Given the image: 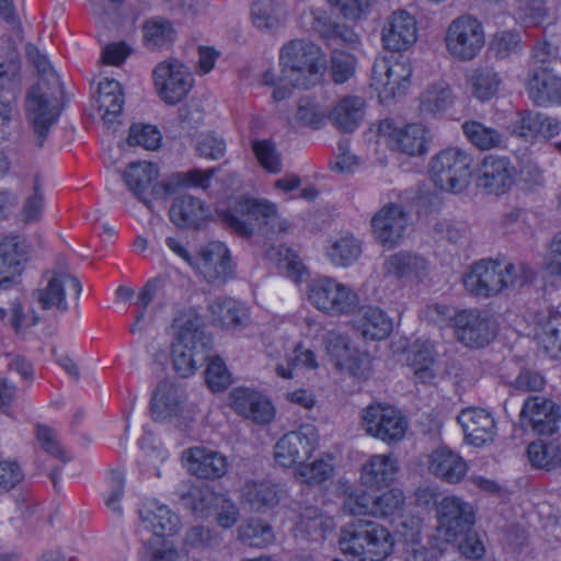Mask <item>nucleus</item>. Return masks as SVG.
<instances>
[{"label": "nucleus", "instance_id": "f257e3e1", "mask_svg": "<svg viewBox=\"0 0 561 561\" xmlns=\"http://www.w3.org/2000/svg\"><path fill=\"white\" fill-rule=\"evenodd\" d=\"M280 76L267 70L263 76L265 84L274 85L273 100L280 102L290 94V87L309 89L322 81L327 69L324 51L307 38L286 42L279 49Z\"/></svg>", "mask_w": 561, "mask_h": 561}, {"label": "nucleus", "instance_id": "f03ea898", "mask_svg": "<svg viewBox=\"0 0 561 561\" xmlns=\"http://www.w3.org/2000/svg\"><path fill=\"white\" fill-rule=\"evenodd\" d=\"M390 529L373 519H355L344 525L337 540L341 558L333 561H385L394 550Z\"/></svg>", "mask_w": 561, "mask_h": 561}, {"label": "nucleus", "instance_id": "7ed1b4c3", "mask_svg": "<svg viewBox=\"0 0 561 561\" xmlns=\"http://www.w3.org/2000/svg\"><path fill=\"white\" fill-rule=\"evenodd\" d=\"M201 325V317L194 309L178 312L173 320L172 363L182 377L194 375L207 358Z\"/></svg>", "mask_w": 561, "mask_h": 561}, {"label": "nucleus", "instance_id": "20e7f679", "mask_svg": "<svg viewBox=\"0 0 561 561\" xmlns=\"http://www.w3.org/2000/svg\"><path fill=\"white\" fill-rule=\"evenodd\" d=\"M224 217L236 232L245 237L256 229L283 232L289 227V222L278 214L277 204L266 198L240 197Z\"/></svg>", "mask_w": 561, "mask_h": 561}, {"label": "nucleus", "instance_id": "39448f33", "mask_svg": "<svg viewBox=\"0 0 561 561\" xmlns=\"http://www.w3.org/2000/svg\"><path fill=\"white\" fill-rule=\"evenodd\" d=\"M523 270V265L507 260L483 259L474 262L465 273L463 286L471 296L496 297L516 286Z\"/></svg>", "mask_w": 561, "mask_h": 561}, {"label": "nucleus", "instance_id": "423d86ee", "mask_svg": "<svg viewBox=\"0 0 561 561\" xmlns=\"http://www.w3.org/2000/svg\"><path fill=\"white\" fill-rule=\"evenodd\" d=\"M307 299L320 312L331 317L353 313L359 306L358 293L332 276H319L308 284Z\"/></svg>", "mask_w": 561, "mask_h": 561}, {"label": "nucleus", "instance_id": "0eeeda50", "mask_svg": "<svg viewBox=\"0 0 561 561\" xmlns=\"http://www.w3.org/2000/svg\"><path fill=\"white\" fill-rule=\"evenodd\" d=\"M443 42L450 59L459 62L472 61L485 46L484 26L471 14L459 15L447 25Z\"/></svg>", "mask_w": 561, "mask_h": 561}, {"label": "nucleus", "instance_id": "6e6552de", "mask_svg": "<svg viewBox=\"0 0 561 561\" xmlns=\"http://www.w3.org/2000/svg\"><path fill=\"white\" fill-rule=\"evenodd\" d=\"M359 419L365 434L387 446L402 442L409 430L405 415L394 405L383 402H373L365 407Z\"/></svg>", "mask_w": 561, "mask_h": 561}, {"label": "nucleus", "instance_id": "1a4fd4ad", "mask_svg": "<svg viewBox=\"0 0 561 561\" xmlns=\"http://www.w3.org/2000/svg\"><path fill=\"white\" fill-rule=\"evenodd\" d=\"M324 348L341 374L357 380H366L373 374V358L362 351L352 339L339 331H329L323 337Z\"/></svg>", "mask_w": 561, "mask_h": 561}, {"label": "nucleus", "instance_id": "9d476101", "mask_svg": "<svg viewBox=\"0 0 561 561\" xmlns=\"http://www.w3.org/2000/svg\"><path fill=\"white\" fill-rule=\"evenodd\" d=\"M472 158L458 148H447L434 156L431 176L442 191L458 194L463 192L471 181Z\"/></svg>", "mask_w": 561, "mask_h": 561}, {"label": "nucleus", "instance_id": "9b49d317", "mask_svg": "<svg viewBox=\"0 0 561 561\" xmlns=\"http://www.w3.org/2000/svg\"><path fill=\"white\" fill-rule=\"evenodd\" d=\"M320 434L311 424L300 425L280 436L273 447V459L277 467L297 469L309 460L319 448Z\"/></svg>", "mask_w": 561, "mask_h": 561}, {"label": "nucleus", "instance_id": "f8f14e48", "mask_svg": "<svg viewBox=\"0 0 561 561\" xmlns=\"http://www.w3.org/2000/svg\"><path fill=\"white\" fill-rule=\"evenodd\" d=\"M412 65L408 59L382 57L375 60L370 87L381 102H388L404 95L412 77Z\"/></svg>", "mask_w": 561, "mask_h": 561}, {"label": "nucleus", "instance_id": "ddd939ff", "mask_svg": "<svg viewBox=\"0 0 561 561\" xmlns=\"http://www.w3.org/2000/svg\"><path fill=\"white\" fill-rule=\"evenodd\" d=\"M24 113L27 124L33 129L35 146L43 148L51 127L60 116L57 100L48 95L45 87L38 83L26 94Z\"/></svg>", "mask_w": 561, "mask_h": 561}, {"label": "nucleus", "instance_id": "4468645a", "mask_svg": "<svg viewBox=\"0 0 561 561\" xmlns=\"http://www.w3.org/2000/svg\"><path fill=\"white\" fill-rule=\"evenodd\" d=\"M437 533L444 542H451L476 524V508L458 495L444 496L436 506Z\"/></svg>", "mask_w": 561, "mask_h": 561}, {"label": "nucleus", "instance_id": "2eb2a0df", "mask_svg": "<svg viewBox=\"0 0 561 561\" xmlns=\"http://www.w3.org/2000/svg\"><path fill=\"white\" fill-rule=\"evenodd\" d=\"M153 83L158 96L174 105L184 100L194 87L191 69L178 59L158 64L153 70Z\"/></svg>", "mask_w": 561, "mask_h": 561}, {"label": "nucleus", "instance_id": "dca6fc26", "mask_svg": "<svg viewBox=\"0 0 561 561\" xmlns=\"http://www.w3.org/2000/svg\"><path fill=\"white\" fill-rule=\"evenodd\" d=\"M451 321L457 341L468 347H483L496 335V322L485 310L463 309L457 311Z\"/></svg>", "mask_w": 561, "mask_h": 561}, {"label": "nucleus", "instance_id": "f3484780", "mask_svg": "<svg viewBox=\"0 0 561 561\" xmlns=\"http://www.w3.org/2000/svg\"><path fill=\"white\" fill-rule=\"evenodd\" d=\"M228 404L237 415L259 426H267L276 420L273 400L253 388H233L228 394Z\"/></svg>", "mask_w": 561, "mask_h": 561}, {"label": "nucleus", "instance_id": "a211bd4d", "mask_svg": "<svg viewBox=\"0 0 561 561\" xmlns=\"http://www.w3.org/2000/svg\"><path fill=\"white\" fill-rule=\"evenodd\" d=\"M419 39V24L415 16L405 10L391 12L383 21L380 42L385 50L404 53Z\"/></svg>", "mask_w": 561, "mask_h": 561}, {"label": "nucleus", "instance_id": "6ab92c4d", "mask_svg": "<svg viewBox=\"0 0 561 561\" xmlns=\"http://www.w3.org/2000/svg\"><path fill=\"white\" fill-rule=\"evenodd\" d=\"M191 506L195 513L202 515L214 510L216 524L224 529L232 528L240 519V508L237 503L225 494L216 493L208 485H202L192 491Z\"/></svg>", "mask_w": 561, "mask_h": 561}, {"label": "nucleus", "instance_id": "aec40b11", "mask_svg": "<svg viewBox=\"0 0 561 561\" xmlns=\"http://www.w3.org/2000/svg\"><path fill=\"white\" fill-rule=\"evenodd\" d=\"M410 224L408 213L402 205L389 203L382 206L370 220L371 232L375 239L383 247L399 245Z\"/></svg>", "mask_w": 561, "mask_h": 561}, {"label": "nucleus", "instance_id": "412c9836", "mask_svg": "<svg viewBox=\"0 0 561 561\" xmlns=\"http://www.w3.org/2000/svg\"><path fill=\"white\" fill-rule=\"evenodd\" d=\"M422 466L430 476L449 484L460 483L469 470L466 459L448 446L434 448Z\"/></svg>", "mask_w": 561, "mask_h": 561}, {"label": "nucleus", "instance_id": "4be33fe9", "mask_svg": "<svg viewBox=\"0 0 561 561\" xmlns=\"http://www.w3.org/2000/svg\"><path fill=\"white\" fill-rule=\"evenodd\" d=\"M208 283H225L233 276L234 267L227 245L214 241L205 245L194 265Z\"/></svg>", "mask_w": 561, "mask_h": 561}, {"label": "nucleus", "instance_id": "5701e85b", "mask_svg": "<svg viewBox=\"0 0 561 561\" xmlns=\"http://www.w3.org/2000/svg\"><path fill=\"white\" fill-rule=\"evenodd\" d=\"M182 462L190 473L206 480L220 479L229 469L224 454L204 446L185 449L182 453Z\"/></svg>", "mask_w": 561, "mask_h": 561}, {"label": "nucleus", "instance_id": "b1692460", "mask_svg": "<svg viewBox=\"0 0 561 561\" xmlns=\"http://www.w3.org/2000/svg\"><path fill=\"white\" fill-rule=\"evenodd\" d=\"M520 417L538 435H552L559 430L561 409L551 400L530 397L524 402Z\"/></svg>", "mask_w": 561, "mask_h": 561}, {"label": "nucleus", "instance_id": "393cba45", "mask_svg": "<svg viewBox=\"0 0 561 561\" xmlns=\"http://www.w3.org/2000/svg\"><path fill=\"white\" fill-rule=\"evenodd\" d=\"M525 87L528 96L539 106L561 104V77L548 66L530 67Z\"/></svg>", "mask_w": 561, "mask_h": 561}, {"label": "nucleus", "instance_id": "a878e982", "mask_svg": "<svg viewBox=\"0 0 561 561\" xmlns=\"http://www.w3.org/2000/svg\"><path fill=\"white\" fill-rule=\"evenodd\" d=\"M515 176V168L507 159L489 156L479 167L477 181L488 194L501 195L512 187Z\"/></svg>", "mask_w": 561, "mask_h": 561}, {"label": "nucleus", "instance_id": "bb28decb", "mask_svg": "<svg viewBox=\"0 0 561 561\" xmlns=\"http://www.w3.org/2000/svg\"><path fill=\"white\" fill-rule=\"evenodd\" d=\"M458 422L466 443L471 446L483 447L491 444L496 436L495 420L485 409L467 408L459 414Z\"/></svg>", "mask_w": 561, "mask_h": 561}, {"label": "nucleus", "instance_id": "cd10ccee", "mask_svg": "<svg viewBox=\"0 0 561 561\" xmlns=\"http://www.w3.org/2000/svg\"><path fill=\"white\" fill-rule=\"evenodd\" d=\"M353 330L365 341L380 342L393 331V319L379 306H365L351 321Z\"/></svg>", "mask_w": 561, "mask_h": 561}, {"label": "nucleus", "instance_id": "c85d7f7f", "mask_svg": "<svg viewBox=\"0 0 561 561\" xmlns=\"http://www.w3.org/2000/svg\"><path fill=\"white\" fill-rule=\"evenodd\" d=\"M399 470V460L392 453L373 454L362 466L359 481L368 489H380L391 485Z\"/></svg>", "mask_w": 561, "mask_h": 561}, {"label": "nucleus", "instance_id": "c756f323", "mask_svg": "<svg viewBox=\"0 0 561 561\" xmlns=\"http://www.w3.org/2000/svg\"><path fill=\"white\" fill-rule=\"evenodd\" d=\"M171 221L180 228L199 229L213 218L210 206L192 195L176 197L169 210Z\"/></svg>", "mask_w": 561, "mask_h": 561}, {"label": "nucleus", "instance_id": "7c9ffc66", "mask_svg": "<svg viewBox=\"0 0 561 561\" xmlns=\"http://www.w3.org/2000/svg\"><path fill=\"white\" fill-rule=\"evenodd\" d=\"M139 517L145 528L156 536H171L180 527L179 517L170 507L154 497L142 501L139 507Z\"/></svg>", "mask_w": 561, "mask_h": 561}, {"label": "nucleus", "instance_id": "2f4dec72", "mask_svg": "<svg viewBox=\"0 0 561 561\" xmlns=\"http://www.w3.org/2000/svg\"><path fill=\"white\" fill-rule=\"evenodd\" d=\"M81 289L78 278L69 274H59L54 276L45 288L37 291V300L43 309L56 308L65 312L68 309L66 297L77 299Z\"/></svg>", "mask_w": 561, "mask_h": 561}, {"label": "nucleus", "instance_id": "473e14b6", "mask_svg": "<svg viewBox=\"0 0 561 561\" xmlns=\"http://www.w3.org/2000/svg\"><path fill=\"white\" fill-rule=\"evenodd\" d=\"M561 131L560 122L539 112H526L513 124L512 133L526 140L550 139Z\"/></svg>", "mask_w": 561, "mask_h": 561}, {"label": "nucleus", "instance_id": "72a5a7b5", "mask_svg": "<svg viewBox=\"0 0 561 561\" xmlns=\"http://www.w3.org/2000/svg\"><path fill=\"white\" fill-rule=\"evenodd\" d=\"M208 319L218 328H240L249 320V309L245 304L236 298L218 297L208 306Z\"/></svg>", "mask_w": 561, "mask_h": 561}, {"label": "nucleus", "instance_id": "f704fd0d", "mask_svg": "<svg viewBox=\"0 0 561 561\" xmlns=\"http://www.w3.org/2000/svg\"><path fill=\"white\" fill-rule=\"evenodd\" d=\"M26 261V245L18 236H7L0 242V288L9 284L22 271Z\"/></svg>", "mask_w": 561, "mask_h": 561}, {"label": "nucleus", "instance_id": "c9c22d12", "mask_svg": "<svg viewBox=\"0 0 561 561\" xmlns=\"http://www.w3.org/2000/svg\"><path fill=\"white\" fill-rule=\"evenodd\" d=\"M366 102L360 96L346 95L336 101L329 113V121L339 130L352 133L364 119Z\"/></svg>", "mask_w": 561, "mask_h": 561}, {"label": "nucleus", "instance_id": "e433bc0d", "mask_svg": "<svg viewBox=\"0 0 561 561\" xmlns=\"http://www.w3.org/2000/svg\"><path fill=\"white\" fill-rule=\"evenodd\" d=\"M534 337L550 357L561 358V314H538L534 323Z\"/></svg>", "mask_w": 561, "mask_h": 561}, {"label": "nucleus", "instance_id": "4c0bfd02", "mask_svg": "<svg viewBox=\"0 0 561 561\" xmlns=\"http://www.w3.org/2000/svg\"><path fill=\"white\" fill-rule=\"evenodd\" d=\"M279 484L271 480H250L241 488V497L253 511L275 507L280 500Z\"/></svg>", "mask_w": 561, "mask_h": 561}, {"label": "nucleus", "instance_id": "58836bf2", "mask_svg": "<svg viewBox=\"0 0 561 561\" xmlns=\"http://www.w3.org/2000/svg\"><path fill=\"white\" fill-rule=\"evenodd\" d=\"M389 137L391 144L409 156L426 153L432 139L430 130L422 124H407L393 129Z\"/></svg>", "mask_w": 561, "mask_h": 561}, {"label": "nucleus", "instance_id": "ea45409f", "mask_svg": "<svg viewBox=\"0 0 561 561\" xmlns=\"http://www.w3.org/2000/svg\"><path fill=\"white\" fill-rule=\"evenodd\" d=\"M422 520L410 517L400 523L396 533L403 545L408 561H432L434 552L421 543Z\"/></svg>", "mask_w": 561, "mask_h": 561}, {"label": "nucleus", "instance_id": "a19ab883", "mask_svg": "<svg viewBox=\"0 0 561 561\" xmlns=\"http://www.w3.org/2000/svg\"><path fill=\"white\" fill-rule=\"evenodd\" d=\"M160 174L159 167L149 161L130 163L124 173L128 188L142 202L147 203V196L153 192V183Z\"/></svg>", "mask_w": 561, "mask_h": 561}, {"label": "nucleus", "instance_id": "79ce46f5", "mask_svg": "<svg viewBox=\"0 0 561 561\" xmlns=\"http://www.w3.org/2000/svg\"><path fill=\"white\" fill-rule=\"evenodd\" d=\"M23 193L24 197L20 209L21 220L27 225L38 222L45 210L43 182L38 174L24 179Z\"/></svg>", "mask_w": 561, "mask_h": 561}, {"label": "nucleus", "instance_id": "37998d69", "mask_svg": "<svg viewBox=\"0 0 561 561\" xmlns=\"http://www.w3.org/2000/svg\"><path fill=\"white\" fill-rule=\"evenodd\" d=\"M329 262L336 267H348L362 255V243L353 234L344 233L330 239L324 248Z\"/></svg>", "mask_w": 561, "mask_h": 561}, {"label": "nucleus", "instance_id": "c03bdc74", "mask_svg": "<svg viewBox=\"0 0 561 561\" xmlns=\"http://www.w3.org/2000/svg\"><path fill=\"white\" fill-rule=\"evenodd\" d=\"M427 267V262L422 256L407 252L390 255L383 264L387 275L411 280L425 277Z\"/></svg>", "mask_w": 561, "mask_h": 561}, {"label": "nucleus", "instance_id": "a18cd8bd", "mask_svg": "<svg viewBox=\"0 0 561 561\" xmlns=\"http://www.w3.org/2000/svg\"><path fill=\"white\" fill-rule=\"evenodd\" d=\"M182 393L174 385L161 382L151 399V413L153 419L165 421L181 411Z\"/></svg>", "mask_w": 561, "mask_h": 561}, {"label": "nucleus", "instance_id": "49530a36", "mask_svg": "<svg viewBox=\"0 0 561 561\" xmlns=\"http://www.w3.org/2000/svg\"><path fill=\"white\" fill-rule=\"evenodd\" d=\"M500 73L491 67H478L467 77V84L472 96L479 101L493 99L501 87Z\"/></svg>", "mask_w": 561, "mask_h": 561}, {"label": "nucleus", "instance_id": "de8ad7c7", "mask_svg": "<svg viewBox=\"0 0 561 561\" xmlns=\"http://www.w3.org/2000/svg\"><path fill=\"white\" fill-rule=\"evenodd\" d=\"M455 96L445 82L431 84L419 96V111L425 115H438L453 106Z\"/></svg>", "mask_w": 561, "mask_h": 561}, {"label": "nucleus", "instance_id": "09e8293b", "mask_svg": "<svg viewBox=\"0 0 561 561\" xmlns=\"http://www.w3.org/2000/svg\"><path fill=\"white\" fill-rule=\"evenodd\" d=\"M319 366L316 353L299 342L294 346L291 354L287 355L286 363H277L274 370L279 378L293 379L297 370H317Z\"/></svg>", "mask_w": 561, "mask_h": 561}, {"label": "nucleus", "instance_id": "8fccbe9b", "mask_svg": "<svg viewBox=\"0 0 561 561\" xmlns=\"http://www.w3.org/2000/svg\"><path fill=\"white\" fill-rule=\"evenodd\" d=\"M334 476L333 456L321 454L313 461H305L294 471V477L299 483L319 485Z\"/></svg>", "mask_w": 561, "mask_h": 561}, {"label": "nucleus", "instance_id": "3c124183", "mask_svg": "<svg viewBox=\"0 0 561 561\" xmlns=\"http://www.w3.org/2000/svg\"><path fill=\"white\" fill-rule=\"evenodd\" d=\"M267 255L278 271L294 283H301L309 276L308 267L291 249L280 245L271 250Z\"/></svg>", "mask_w": 561, "mask_h": 561}, {"label": "nucleus", "instance_id": "603ef678", "mask_svg": "<svg viewBox=\"0 0 561 561\" xmlns=\"http://www.w3.org/2000/svg\"><path fill=\"white\" fill-rule=\"evenodd\" d=\"M434 345L430 341L416 342L409 351V365L420 382L426 383L434 380Z\"/></svg>", "mask_w": 561, "mask_h": 561}, {"label": "nucleus", "instance_id": "864d4df0", "mask_svg": "<svg viewBox=\"0 0 561 561\" xmlns=\"http://www.w3.org/2000/svg\"><path fill=\"white\" fill-rule=\"evenodd\" d=\"M527 456L533 467L552 470L561 467V438L551 442L541 439L530 443Z\"/></svg>", "mask_w": 561, "mask_h": 561}, {"label": "nucleus", "instance_id": "5fc2aeb1", "mask_svg": "<svg viewBox=\"0 0 561 561\" xmlns=\"http://www.w3.org/2000/svg\"><path fill=\"white\" fill-rule=\"evenodd\" d=\"M300 528L314 539H324L336 528L335 518L318 507H306L300 515Z\"/></svg>", "mask_w": 561, "mask_h": 561}, {"label": "nucleus", "instance_id": "6e6d98bb", "mask_svg": "<svg viewBox=\"0 0 561 561\" xmlns=\"http://www.w3.org/2000/svg\"><path fill=\"white\" fill-rule=\"evenodd\" d=\"M251 13L254 26L267 31L279 27L288 16V12L284 5L270 0L255 2Z\"/></svg>", "mask_w": 561, "mask_h": 561}, {"label": "nucleus", "instance_id": "4d7b16f0", "mask_svg": "<svg viewBox=\"0 0 561 561\" xmlns=\"http://www.w3.org/2000/svg\"><path fill=\"white\" fill-rule=\"evenodd\" d=\"M405 505L404 492L399 488H391L373 496L370 517L388 519L399 515Z\"/></svg>", "mask_w": 561, "mask_h": 561}, {"label": "nucleus", "instance_id": "13d9d810", "mask_svg": "<svg viewBox=\"0 0 561 561\" xmlns=\"http://www.w3.org/2000/svg\"><path fill=\"white\" fill-rule=\"evenodd\" d=\"M238 539L254 548H265L275 541L273 527L261 519H249L238 529Z\"/></svg>", "mask_w": 561, "mask_h": 561}, {"label": "nucleus", "instance_id": "bf43d9fd", "mask_svg": "<svg viewBox=\"0 0 561 561\" xmlns=\"http://www.w3.org/2000/svg\"><path fill=\"white\" fill-rule=\"evenodd\" d=\"M342 511L348 516H370L373 496L367 491L341 484Z\"/></svg>", "mask_w": 561, "mask_h": 561}, {"label": "nucleus", "instance_id": "052dcab7", "mask_svg": "<svg viewBox=\"0 0 561 561\" xmlns=\"http://www.w3.org/2000/svg\"><path fill=\"white\" fill-rule=\"evenodd\" d=\"M462 130L467 139L481 150L500 147L503 142V137L496 129L477 121L466 122Z\"/></svg>", "mask_w": 561, "mask_h": 561}, {"label": "nucleus", "instance_id": "680f3d73", "mask_svg": "<svg viewBox=\"0 0 561 561\" xmlns=\"http://www.w3.org/2000/svg\"><path fill=\"white\" fill-rule=\"evenodd\" d=\"M176 32L173 25L163 19H151L144 25V41L151 49L163 48L174 42Z\"/></svg>", "mask_w": 561, "mask_h": 561}, {"label": "nucleus", "instance_id": "e2e57ef3", "mask_svg": "<svg viewBox=\"0 0 561 561\" xmlns=\"http://www.w3.org/2000/svg\"><path fill=\"white\" fill-rule=\"evenodd\" d=\"M214 169L199 170L193 169L187 172H179L170 176L164 187L167 192L171 193L178 188L195 187L206 190L210 185L211 178L214 175Z\"/></svg>", "mask_w": 561, "mask_h": 561}, {"label": "nucleus", "instance_id": "0e129e2a", "mask_svg": "<svg viewBox=\"0 0 561 561\" xmlns=\"http://www.w3.org/2000/svg\"><path fill=\"white\" fill-rule=\"evenodd\" d=\"M128 142L146 150H157L161 146L162 135L154 125L136 123L129 128Z\"/></svg>", "mask_w": 561, "mask_h": 561}, {"label": "nucleus", "instance_id": "69168bd1", "mask_svg": "<svg viewBox=\"0 0 561 561\" xmlns=\"http://www.w3.org/2000/svg\"><path fill=\"white\" fill-rule=\"evenodd\" d=\"M252 150L260 165L267 172L276 174L282 171L283 164L275 145L267 139L252 141Z\"/></svg>", "mask_w": 561, "mask_h": 561}, {"label": "nucleus", "instance_id": "338daca9", "mask_svg": "<svg viewBox=\"0 0 561 561\" xmlns=\"http://www.w3.org/2000/svg\"><path fill=\"white\" fill-rule=\"evenodd\" d=\"M205 380L209 389L214 392H221L231 385V374L225 362L219 356H211L208 358L205 370Z\"/></svg>", "mask_w": 561, "mask_h": 561}, {"label": "nucleus", "instance_id": "774afa93", "mask_svg": "<svg viewBox=\"0 0 561 561\" xmlns=\"http://www.w3.org/2000/svg\"><path fill=\"white\" fill-rule=\"evenodd\" d=\"M542 270L545 277L554 286H561V230L557 232L549 243Z\"/></svg>", "mask_w": 561, "mask_h": 561}]
</instances>
